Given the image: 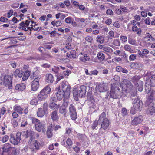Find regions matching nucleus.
Instances as JSON below:
<instances>
[{
  "mask_svg": "<svg viewBox=\"0 0 155 155\" xmlns=\"http://www.w3.org/2000/svg\"><path fill=\"white\" fill-rule=\"evenodd\" d=\"M127 90H124L122 86L116 84L111 85L110 98L113 99H119L121 97L126 96Z\"/></svg>",
  "mask_w": 155,
  "mask_h": 155,
  "instance_id": "1",
  "label": "nucleus"
},
{
  "mask_svg": "<svg viewBox=\"0 0 155 155\" xmlns=\"http://www.w3.org/2000/svg\"><path fill=\"white\" fill-rule=\"evenodd\" d=\"M61 88L62 91L60 90V87L57 88L58 91L56 93L57 99L59 101L63 97L64 99L69 98L71 89L70 85L68 83H63L61 84Z\"/></svg>",
  "mask_w": 155,
  "mask_h": 155,
  "instance_id": "2",
  "label": "nucleus"
},
{
  "mask_svg": "<svg viewBox=\"0 0 155 155\" xmlns=\"http://www.w3.org/2000/svg\"><path fill=\"white\" fill-rule=\"evenodd\" d=\"M98 121L99 124H101V127L99 130L100 131L102 129L105 130L108 127L110 123L108 119L106 117V114L104 112H103L99 115Z\"/></svg>",
  "mask_w": 155,
  "mask_h": 155,
  "instance_id": "3",
  "label": "nucleus"
},
{
  "mask_svg": "<svg viewBox=\"0 0 155 155\" xmlns=\"http://www.w3.org/2000/svg\"><path fill=\"white\" fill-rule=\"evenodd\" d=\"M51 90V88L48 85L44 87L38 95V99L39 101L44 100L48 97V95L50 93Z\"/></svg>",
  "mask_w": 155,
  "mask_h": 155,
  "instance_id": "4",
  "label": "nucleus"
},
{
  "mask_svg": "<svg viewBox=\"0 0 155 155\" xmlns=\"http://www.w3.org/2000/svg\"><path fill=\"white\" fill-rule=\"evenodd\" d=\"M12 79L10 76L8 75H5L4 77H0V84L5 86L8 85L9 89L12 88Z\"/></svg>",
  "mask_w": 155,
  "mask_h": 155,
  "instance_id": "5",
  "label": "nucleus"
},
{
  "mask_svg": "<svg viewBox=\"0 0 155 155\" xmlns=\"http://www.w3.org/2000/svg\"><path fill=\"white\" fill-rule=\"evenodd\" d=\"M21 140V133L20 132H18L15 136L12 134H10V141L11 143L15 145H17Z\"/></svg>",
  "mask_w": 155,
  "mask_h": 155,
  "instance_id": "6",
  "label": "nucleus"
},
{
  "mask_svg": "<svg viewBox=\"0 0 155 155\" xmlns=\"http://www.w3.org/2000/svg\"><path fill=\"white\" fill-rule=\"evenodd\" d=\"M134 108L137 111H140L143 108V103L141 100L138 98H135L133 102Z\"/></svg>",
  "mask_w": 155,
  "mask_h": 155,
  "instance_id": "7",
  "label": "nucleus"
},
{
  "mask_svg": "<svg viewBox=\"0 0 155 155\" xmlns=\"http://www.w3.org/2000/svg\"><path fill=\"white\" fill-rule=\"evenodd\" d=\"M150 75V73L147 72L145 75L144 78L146 79V82L153 87L155 86V74L150 76V78H148Z\"/></svg>",
  "mask_w": 155,
  "mask_h": 155,
  "instance_id": "8",
  "label": "nucleus"
},
{
  "mask_svg": "<svg viewBox=\"0 0 155 155\" xmlns=\"http://www.w3.org/2000/svg\"><path fill=\"white\" fill-rule=\"evenodd\" d=\"M70 115L71 119L74 120L77 118V113L75 107L73 104H71L69 107Z\"/></svg>",
  "mask_w": 155,
  "mask_h": 155,
  "instance_id": "9",
  "label": "nucleus"
},
{
  "mask_svg": "<svg viewBox=\"0 0 155 155\" xmlns=\"http://www.w3.org/2000/svg\"><path fill=\"white\" fill-rule=\"evenodd\" d=\"M87 100L91 103L92 107L94 108L95 106L94 96L92 94L91 90L88 91L87 94Z\"/></svg>",
  "mask_w": 155,
  "mask_h": 155,
  "instance_id": "10",
  "label": "nucleus"
},
{
  "mask_svg": "<svg viewBox=\"0 0 155 155\" xmlns=\"http://www.w3.org/2000/svg\"><path fill=\"white\" fill-rule=\"evenodd\" d=\"M155 98V91H152L151 92L148 94V98L146 101L145 105V106H147L150 103H153V101Z\"/></svg>",
  "mask_w": 155,
  "mask_h": 155,
  "instance_id": "11",
  "label": "nucleus"
},
{
  "mask_svg": "<svg viewBox=\"0 0 155 155\" xmlns=\"http://www.w3.org/2000/svg\"><path fill=\"white\" fill-rule=\"evenodd\" d=\"M35 127L36 130L38 132H40L42 130L43 133H45L46 131L45 125L41 122L39 124H36Z\"/></svg>",
  "mask_w": 155,
  "mask_h": 155,
  "instance_id": "12",
  "label": "nucleus"
},
{
  "mask_svg": "<svg viewBox=\"0 0 155 155\" xmlns=\"http://www.w3.org/2000/svg\"><path fill=\"white\" fill-rule=\"evenodd\" d=\"M72 93L74 98L76 101H78L79 98H82L80 94V93L77 87H75L73 89Z\"/></svg>",
  "mask_w": 155,
  "mask_h": 155,
  "instance_id": "13",
  "label": "nucleus"
},
{
  "mask_svg": "<svg viewBox=\"0 0 155 155\" xmlns=\"http://www.w3.org/2000/svg\"><path fill=\"white\" fill-rule=\"evenodd\" d=\"M143 117L141 115L135 117L132 121V125H137L140 123L143 120Z\"/></svg>",
  "mask_w": 155,
  "mask_h": 155,
  "instance_id": "14",
  "label": "nucleus"
},
{
  "mask_svg": "<svg viewBox=\"0 0 155 155\" xmlns=\"http://www.w3.org/2000/svg\"><path fill=\"white\" fill-rule=\"evenodd\" d=\"M77 88L79 91V92L80 93V94L82 98L84 97L86 92V86L82 85Z\"/></svg>",
  "mask_w": 155,
  "mask_h": 155,
  "instance_id": "15",
  "label": "nucleus"
},
{
  "mask_svg": "<svg viewBox=\"0 0 155 155\" xmlns=\"http://www.w3.org/2000/svg\"><path fill=\"white\" fill-rule=\"evenodd\" d=\"M148 108L147 110V113L151 115H153L155 113V106L153 103H150Z\"/></svg>",
  "mask_w": 155,
  "mask_h": 155,
  "instance_id": "16",
  "label": "nucleus"
},
{
  "mask_svg": "<svg viewBox=\"0 0 155 155\" xmlns=\"http://www.w3.org/2000/svg\"><path fill=\"white\" fill-rule=\"evenodd\" d=\"M37 79H34L31 84V87L32 90L35 91L38 89L39 84V81H38Z\"/></svg>",
  "mask_w": 155,
  "mask_h": 155,
  "instance_id": "17",
  "label": "nucleus"
},
{
  "mask_svg": "<svg viewBox=\"0 0 155 155\" xmlns=\"http://www.w3.org/2000/svg\"><path fill=\"white\" fill-rule=\"evenodd\" d=\"M98 88L100 92H103L107 90V86L104 83H100L98 85Z\"/></svg>",
  "mask_w": 155,
  "mask_h": 155,
  "instance_id": "18",
  "label": "nucleus"
},
{
  "mask_svg": "<svg viewBox=\"0 0 155 155\" xmlns=\"http://www.w3.org/2000/svg\"><path fill=\"white\" fill-rule=\"evenodd\" d=\"M143 82L140 80L137 83L134 85L136 89H137L138 91L140 92H141L143 89Z\"/></svg>",
  "mask_w": 155,
  "mask_h": 155,
  "instance_id": "19",
  "label": "nucleus"
},
{
  "mask_svg": "<svg viewBox=\"0 0 155 155\" xmlns=\"http://www.w3.org/2000/svg\"><path fill=\"white\" fill-rule=\"evenodd\" d=\"M51 117L53 121L57 122L58 121L59 117L57 111L54 110L52 112Z\"/></svg>",
  "mask_w": 155,
  "mask_h": 155,
  "instance_id": "20",
  "label": "nucleus"
},
{
  "mask_svg": "<svg viewBox=\"0 0 155 155\" xmlns=\"http://www.w3.org/2000/svg\"><path fill=\"white\" fill-rule=\"evenodd\" d=\"M150 38H151L152 40H154V38L151 36L150 34L149 33H147L145 34V37L143 38V40L145 42H150Z\"/></svg>",
  "mask_w": 155,
  "mask_h": 155,
  "instance_id": "21",
  "label": "nucleus"
},
{
  "mask_svg": "<svg viewBox=\"0 0 155 155\" xmlns=\"http://www.w3.org/2000/svg\"><path fill=\"white\" fill-rule=\"evenodd\" d=\"M26 86L24 84H17L15 87V89L16 90L19 91H23L25 88Z\"/></svg>",
  "mask_w": 155,
  "mask_h": 155,
  "instance_id": "22",
  "label": "nucleus"
},
{
  "mask_svg": "<svg viewBox=\"0 0 155 155\" xmlns=\"http://www.w3.org/2000/svg\"><path fill=\"white\" fill-rule=\"evenodd\" d=\"M46 81L47 82L52 83L54 80V78L53 75L51 74H47L46 75Z\"/></svg>",
  "mask_w": 155,
  "mask_h": 155,
  "instance_id": "23",
  "label": "nucleus"
},
{
  "mask_svg": "<svg viewBox=\"0 0 155 155\" xmlns=\"http://www.w3.org/2000/svg\"><path fill=\"white\" fill-rule=\"evenodd\" d=\"M140 77L139 76H135L133 77L130 78V81L133 83L134 84L137 83L140 81Z\"/></svg>",
  "mask_w": 155,
  "mask_h": 155,
  "instance_id": "24",
  "label": "nucleus"
},
{
  "mask_svg": "<svg viewBox=\"0 0 155 155\" xmlns=\"http://www.w3.org/2000/svg\"><path fill=\"white\" fill-rule=\"evenodd\" d=\"M73 143L71 139L68 138L66 141V144L65 147L67 148L70 149L72 147Z\"/></svg>",
  "mask_w": 155,
  "mask_h": 155,
  "instance_id": "25",
  "label": "nucleus"
},
{
  "mask_svg": "<svg viewBox=\"0 0 155 155\" xmlns=\"http://www.w3.org/2000/svg\"><path fill=\"white\" fill-rule=\"evenodd\" d=\"M48 105L49 108L51 109L54 110L58 107V105L55 103L49 102V103Z\"/></svg>",
  "mask_w": 155,
  "mask_h": 155,
  "instance_id": "26",
  "label": "nucleus"
},
{
  "mask_svg": "<svg viewBox=\"0 0 155 155\" xmlns=\"http://www.w3.org/2000/svg\"><path fill=\"white\" fill-rule=\"evenodd\" d=\"M132 30L134 32H137V34H141L142 31L140 28H138L137 27L136 25H134L132 27Z\"/></svg>",
  "mask_w": 155,
  "mask_h": 155,
  "instance_id": "27",
  "label": "nucleus"
},
{
  "mask_svg": "<svg viewBox=\"0 0 155 155\" xmlns=\"http://www.w3.org/2000/svg\"><path fill=\"white\" fill-rule=\"evenodd\" d=\"M34 132L30 130H28L26 131V138L30 137L31 139H32L34 135Z\"/></svg>",
  "mask_w": 155,
  "mask_h": 155,
  "instance_id": "28",
  "label": "nucleus"
},
{
  "mask_svg": "<svg viewBox=\"0 0 155 155\" xmlns=\"http://www.w3.org/2000/svg\"><path fill=\"white\" fill-rule=\"evenodd\" d=\"M30 71H25L24 73L22 80L24 81L27 79L30 76Z\"/></svg>",
  "mask_w": 155,
  "mask_h": 155,
  "instance_id": "29",
  "label": "nucleus"
},
{
  "mask_svg": "<svg viewBox=\"0 0 155 155\" xmlns=\"http://www.w3.org/2000/svg\"><path fill=\"white\" fill-rule=\"evenodd\" d=\"M46 113V112L42 109H38V110L37 112V116L38 117H42Z\"/></svg>",
  "mask_w": 155,
  "mask_h": 155,
  "instance_id": "30",
  "label": "nucleus"
},
{
  "mask_svg": "<svg viewBox=\"0 0 155 155\" xmlns=\"http://www.w3.org/2000/svg\"><path fill=\"white\" fill-rule=\"evenodd\" d=\"M145 91L147 93L149 94V92H150V91L151 90V87L152 86L146 82L145 83Z\"/></svg>",
  "mask_w": 155,
  "mask_h": 155,
  "instance_id": "31",
  "label": "nucleus"
},
{
  "mask_svg": "<svg viewBox=\"0 0 155 155\" xmlns=\"http://www.w3.org/2000/svg\"><path fill=\"white\" fill-rule=\"evenodd\" d=\"M17 153L16 149L14 147H12L10 148L8 154L9 155H16Z\"/></svg>",
  "mask_w": 155,
  "mask_h": 155,
  "instance_id": "32",
  "label": "nucleus"
},
{
  "mask_svg": "<svg viewBox=\"0 0 155 155\" xmlns=\"http://www.w3.org/2000/svg\"><path fill=\"white\" fill-rule=\"evenodd\" d=\"M80 59L81 61L84 62L85 61H89L90 59L89 56H87V54H85L83 57H81Z\"/></svg>",
  "mask_w": 155,
  "mask_h": 155,
  "instance_id": "33",
  "label": "nucleus"
},
{
  "mask_svg": "<svg viewBox=\"0 0 155 155\" xmlns=\"http://www.w3.org/2000/svg\"><path fill=\"white\" fill-rule=\"evenodd\" d=\"M97 58L100 61H103L105 58L104 54L101 52H99L97 54Z\"/></svg>",
  "mask_w": 155,
  "mask_h": 155,
  "instance_id": "34",
  "label": "nucleus"
},
{
  "mask_svg": "<svg viewBox=\"0 0 155 155\" xmlns=\"http://www.w3.org/2000/svg\"><path fill=\"white\" fill-rule=\"evenodd\" d=\"M128 110L125 108H123L121 109V114L124 117L128 115Z\"/></svg>",
  "mask_w": 155,
  "mask_h": 155,
  "instance_id": "35",
  "label": "nucleus"
},
{
  "mask_svg": "<svg viewBox=\"0 0 155 155\" xmlns=\"http://www.w3.org/2000/svg\"><path fill=\"white\" fill-rule=\"evenodd\" d=\"M59 112L61 114L64 113L65 116L66 113V108L64 106H61L59 109Z\"/></svg>",
  "mask_w": 155,
  "mask_h": 155,
  "instance_id": "36",
  "label": "nucleus"
},
{
  "mask_svg": "<svg viewBox=\"0 0 155 155\" xmlns=\"http://www.w3.org/2000/svg\"><path fill=\"white\" fill-rule=\"evenodd\" d=\"M41 145V144L39 142L36 140L35 141L34 143H33L34 146L35 147V149L37 150L39 149Z\"/></svg>",
  "mask_w": 155,
  "mask_h": 155,
  "instance_id": "37",
  "label": "nucleus"
},
{
  "mask_svg": "<svg viewBox=\"0 0 155 155\" xmlns=\"http://www.w3.org/2000/svg\"><path fill=\"white\" fill-rule=\"evenodd\" d=\"M129 43L134 45H137L136 40L132 38L128 39Z\"/></svg>",
  "mask_w": 155,
  "mask_h": 155,
  "instance_id": "38",
  "label": "nucleus"
},
{
  "mask_svg": "<svg viewBox=\"0 0 155 155\" xmlns=\"http://www.w3.org/2000/svg\"><path fill=\"white\" fill-rule=\"evenodd\" d=\"M104 40V38L102 36H98L96 38L97 42H99L100 44L103 43Z\"/></svg>",
  "mask_w": 155,
  "mask_h": 155,
  "instance_id": "39",
  "label": "nucleus"
},
{
  "mask_svg": "<svg viewBox=\"0 0 155 155\" xmlns=\"http://www.w3.org/2000/svg\"><path fill=\"white\" fill-rule=\"evenodd\" d=\"M99 123L98 120H95L94 121L91 125V127L92 130H94L96 129Z\"/></svg>",
  "mask_w": 155,
  "mask_h": 155,
  "instance_id": "40",
  "label": "nucleus"
},
{
  "mask_svg": "<svg viewBox=\"0 0 155 155\" xmlns=\"http://www.w3.org/2000/svg\"><path fill=\"white\" fill-rule=\"evenodd\" d=\"M32 123L34 124L35 126V125L36 124H39L41 122L38 119L32 117Z\"/></svg>",
  "mask_w": 155,
  "mask_h": 155,
  "instance_id": "41",
  "label": "nucleus"
},
{
  "mask_svg": "<svg viewBox=\"0 0 155 155\" xmlns=\"http://www.w3.org/2000/svg\"><path fill=\"white\" fill-rule=\"evenodd\" d=\"M19 26L18 28L19 29H21L22 27H28L29 25V24H27L26 23H25L24 21H22L19 24Z\"/></svg>",
  "mask_w": 155,
  "mask_h": 155,
  "instance_id": "42",
  "label": "nucleus"
},
{
  "mask_svg": "<svg viewBox=\"0 0 155 155\" xmlns=\"http://www.w3.org/2000/svg\"><path fill=\"white\" fill-rule=\"evenodd\" d=\"M31 78L32 79H37V80L38 81H39L40 79L41 78V77L39 76L36 75V74H35V72H33V74L32 75L31 77Z\"/></svg>",
  "mask_w": 155,
  "mask_h": 155,
  "instance_id": "43",
  "label": "nucleus"
},
{
  "mask_svg": "<svg viewBox=\"0 0 155 155\" xmlns=\"http://www.w3.org/2000/svg\"><path fill=\"white\" fill-rule=\"evenodd\" d=\"M2 149L3 151L1 153H0L1 155H6V154H8V153H9V150L7 149L4 148L3 147H2Z\"/></svg>",
  "mask_w": 155,
  "mask_h": 155,
  "instance_id": "44",
  "label": "nucleus"
},
{
  "mask_svg": "<svg viewBox=\"0 0 155 155\" xmlns=\"http://www.w3.org/2000/svg\"><path fill=\"white\" fill-rule=\"evenodd\" d=\"M46 134L48 138H51L52 137V131L47 130Z\"/></svg>",
  "mask_w": 155,
  "mask_h": 155,
  "instance_id": "45",
  "label": "nucleus"
},
{
  "mask_svg": "<svg viewBox=\"0 0 155 155\" xmlns=\"http://www.w3.org/2000/svg\"><path fill=\"white\" fill-rule=\"evenodd\" d=\"M143 65L142 63L137 62V69L142 70L143 68Z\"/></svg>",
  "mask_w": 155,
  "mask_h": 155,
  "instance_id": "46",
  "label": "nucleus"
},
{
  "mask_svg": "<svg viewBox=\"0 0 155 155\" xmlns=\"http://www.w3.org/2000/svg\"><path fill=\"white\" fill-rule=\"evenodd\" d=\"M38 101L37 99H35L31 100L30 101V103L32 105H36L38 104Z\"/></svg>",
  "mask_w": 155,
  "mask_h": 155,
  "instance_id": "47",
  "label": "nucleus"
},
{
  "mask_svg": "<svg viewBox=\"0 0 155 155\" xmlns=\"http://www.w3.org/2000/svg\"><path fill=\"white\" fill-rule=\"evenodd\" d=\"M15 110L19 113L21 114L22 113L23 109L19 106L15 107Z\"/></svg>",
  "mask_w": 155,
  "mask_h": 155,
  "instance_id": "48",
  "label": "nucleus"
},
{
  "mask_svg": "<svg viewBox=\"0 0 155 155\" xmlns=\"http://www.w3.org/2000/svg\"><path fill=\"white\" fill-rule=\"evenodd\" d=\"M3 147L4 148L7 149L9 150H10V148H12V147H11V144L8 143L4 144Z\"/></svg>",
  "mask_w": 155,
  "mask_h": 155,
  "instance_id": "49",
  "label": "nucleus"
},
{
  "mask_svg": "<svg viewBox=\"0 0 155 155\" xmlns=\"http://www.w3.org/2000/svg\"><path fill=\"white\" fill-rule=\"evenodd\" d=\"M53 129H54V125L52 123L49 124V125L47 127V130L52 131Z\"/></svg>",
  "mask_w": 155,
  "mask_h": 155,
  "instance_id": "50",
  "label": "nucleus"
},
{
  "mask_svg": "<svg viewBox=\"0 0 155 155\" xmlns=\"http://www.w3.org/2000/svg\"><path fill=\"white\" fill-rule=\"evenodd\" d=\"M115 12L118 14H122V12L120 9H119L117 7H115L114 8Z\"/></svg>",
  "mask_w": 155,
  "mask_h": 155,
  "instance_id": "51",
  "label": "nucleus"
},
{
  "mask_svg": "<svg viewBox=\"0 0 155 155\" xmlns=\"http://www.w3.org/2000/svg\"><path fill=\"white\" fill-rule=\"evenodd\" d=\"M130 66L132 68L137 69V62H132Z\"/></svg>",
  "mask_w": 155,
  "mask_h": 155,
  "instance_id": "52",
  "label": "nucleus"
},
{
  "mask_svg": "<svg viewBox=\"0 0 155 155\" xmlns=\"http://www.w3.org/2000/svg\"><path fill=\"white\" fill-rule=\"evenodd\" d=\"M52 70L55 73H58L60 71V68L59 67H55L54 68H52Z\"/></svg>",
  "mask_w": 155,
  "mask_h": 155,
  "instance_id": "53",
  "label": "nucleus"
},
{
  "mask_svg": "<svg viewBox=\"0 0 155 155\" xmlns=\"http://www.w3.org/2000/svg\"><path fill=\"white\" fill-rule=\"evenodd\" d=\"M75 50H72L70 52V54H71V58L74 59L76 58V55L75 54Z\"/></svg>",
  "mask_w": 155,
  "mask_h": 155,
  "instance_id": "54",
  "label": "nucleus"
},
{
  "mask_svg": "<svg viewBox=\"0 0 155 155\" xmlns=\"http://www.w3.org/2000/svg\"><path fill=\"white\" fill-rule=\"evenodd\" d=\"M85 39L86 41L91 43L93 40V38L91 36H87L85 38Z\"/></svg>",
  "mask_w": 155,
  "mask_h": 155,
  "instance_id": "55",
  "label": "nucleus"
},
{
  "mask_svg": "<svg viewBox=\"0 0 155 155\" xmlns=\"http://www.w3.org/2000/svg\"><path fill=\"white\" fill-rule=\"evenodd\" d=\"M43 110L46 112L48 109V104L47 103H45L43 105Z\"/></svg>",
  "mask_w": 155,
  "mask_h": 155,
  "instance_id": "56",
  "label": "nucleus"
},
{
  "mask_svg": "<svg viewBox=\"0 0 155 155\" xmlns=\"http://www.w3.org/2000/svg\"><path fill=\"white\" fill-rule=\"evenodd\" d=\"M9 138V137L7 135H6L3 137L2 140V141L4 143L8 141Z\"/></svg>",
  "mask_w": 155,
  "mask_h": 155,
  "instance_id": "57",
  "label": "nucleus"
},
{
  "mask_svg": "<svg viewBox=\"0 0 155 155\" xmlns=\"http://www.w3.org/2000/svg\"><path fill=\"white\" fill-rule=\"evenodd\" d=\"M57 76V78L56 81V82H58L60 80L62 79L63 78H64V76L63 75H56Z\"/></svg>",
  "mask_w": 155,
  "mask_h": 155,
  "instance_id": "58",
  "label": "nucleus"
},
{
  "mask_svg": "<svg viewBox=\"0 0 155 155\" xmlns=\"http://www.w3.org/2000/svg\"><path fill=\"white\" fill-rule=\"evenodd\" d=\"M8 21V19L3 17H1L0 18V21L1 22L4 23Z\"/></svg>",
  "mask_w": 155,
  "mask_h": 155,
  "instance_id": "59",
  "label": "nucleus"
},
{
  "mask_svg": "<svg viewBox=\"0 0 155 155\" xmlns=\"http://www.w3.org/2000/svg\"><path fill=\"white\" fill-rule=\"evenodd\" d=\"M65 21L67 23L70 24L71 23V18L70 17L67 18H65Z\"/></svg>",
  "mask_w": 155,
  "mask_h": 155,
  "instance_id": "60",
  "label": "nucleus"
},
{
  "mask_svg": "<svg viewBox=\"0 0 155 155\" xmlns=\"http://www.w3.org/2000/svg\"><path fill=\"white\" fill-rule=\"evenodd\" d=\"M136 55L132 54L130 55L129 57V59L130 61L134 60L136 59Z\"/></svg>",
  "mask_w": 155,
  "mask_h": 155,
  "instance_id": "61",
  "label": "nucleus"
},
{
  "mask_svg": "<svg viewBox=\"0 0 155 155\" xmlns=\"http://www.w3.org/2000/svg\"><path fill=\"white\" fill-rule=\"evenodd\" d=\"M57 101V99L55 97H53L50 98L49 100V102L55 103Z\"/></svg>",
  "mask_w": 155,
  "mask_h": 155,
  "instance_id": "62",
  "label": "nucleus"
},
{
  "mask_svg": "<svg viewBox=\"0 0 155 155\" xmlns=\"http://www.w3.org/2000/svg\"><path fill=\"white\" fill-rule=\"evenodd\" d=\"M114 44L117 46H119L120 45V42L119 39H116L114 42Z\"/></svg>",
  "mask_w": 155,
  "mask_h": 155,
  "instance_id": "63",
  "label": "nucleus"
},
{
  "mask_svg": "<svg viewBox=\"0 0 155 155\" xmlns=\"http://www.w3.org/2000/svg\"><path fill=\"white\" fill-rule=\"evenodd\" d=\"M106 14L108 15H113V12L111 10L108 9L106 11Z\"/></svg>",
  "mask_w": 155,
  "mask_h": 155,
  "instance_id": "64",
  "label": "nucleus"
}]
</instances>
